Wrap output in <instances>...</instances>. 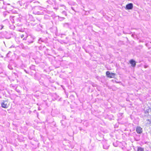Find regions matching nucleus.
Returning a JSON list of instances; mask_svg holds the SVG:
<instances>
[{
	"label": "nucleus",
	"mask_w": 151,
	"mask_h": 151,
	"mask_svg": "<svg viewBox=\"0 0 151 151\" xmlns=\"http://www.w3.org/2000/svg\"><path fill=\"white\" fill-rule=\"evenodd\" d=\"M106 75L107 77L109 78H114L116 74L112 73H110L109 71L106 72Z\"/></svg>",
	"instance_id": "obj_1"
},
{
	"label": "nucleus",
	"mask_w": 151,
	"mask_h": 151,
	"mask_svg": "<svg viewBox=\"0 0 151 151\" xmlns=\"http://www.w3.org/2000/svg\"><path fill=\"white\" fill-rule=\"evenodd\" d=\"M1 107L3 108H6L8 107L7 102L6 101H3L1 103Z\"/></svg>",
	"instance_id": "obj_2"
},
{
	"label": "nucleus",
	"mask_w": 151,
	"mask_h": 151,
	"mask_svg": "<svg viewBox=\"0 0 151 151\" xmlns=\"http://www.w3.org/2000/svg\"><path fill=\"white\" fill-rule=\"evenodd\" d=\"M133 5L132 3H129L127 4L125 7V9H127L129 10L133 8Z\"/></svg>",
	"instance_id": "obj_3"
},
{
	"label": "nucleus",
	"mask_w": 151,
	"mask_h": 151,
	"mask_svg": "<svg viewBox=\"0 0 151 151\" xmlns=\"http://www.w3.org/2000/svg\"><path fill=\"white\" fill-rule=\"evenodd\" d=\"M129 63L133 67H135L136 62L133 59H131L129 60Z\"/></svg>",
	"instance_id": "obj_4"
},
{
	"label": "nucleus",
	"mask_w": 151,
	"mask_h": 151,
	"mask_svg": "<svg viewBox=\"0 0 151 151\" xmlns=\"http://www.w3.org/2000/svg\"><path fill=\"white\" fill-rule=\"evenodd\" d=\"M142 128L140 127H137L136 129V131L137 133L140 134L142 132Z\"/></svg>",
	"instance_id": "obj_5"
},
{
	"label": "nucleus",
	"mask_w": 151,
	"mask_h": 151,
	"mask_svg": "<svg viewBox=\"0 0 151 151\" xmlns=\"http://www.w3.org/2000/svg\"><path fill=\"white\" fill-rule=\"evenodd\" d=\"M137 151H144V149L141 147H139Z\"/></svg>",
	"instance_id": "obj_6"
},
{
	"label": "nucleus",
	"mask_w": 151,
	"mask_h": 151,
	"mask_svg": "<svg viewBox=\"0 0 151 151\" xmlns=\"http://www.w3.org/2000/svg\"><path fill=\"white\" fill-rule=\"evenodd\" d=\"M11 52H9L6 55V56L7 57H9V53H11Z\"/></svg>",
	"instance_id": "obj_7"
},
{
	"label": "nucleus",
	"mask_w": 151,
	"mask_h": 151,
	"mask_svg": "<svg viewBox=\"0 0 151 151\" xmlns=\"http://www.w3.org/2000/svg\"><path fill=\"white\" fill-rule=\"evenodd\" d=\"M8 67L9 68V69H11V68H9V65L8 66Z\"/></svg>",
	"instance_id": "obj_8"
},
{
	"label": "nucleus",
	"mask_w": 151,
	"mask_h": 151,
	"mask_svg": "<svg viewBox=\"0 0 151 151\" xmlns=\"http://www.w3.org/2000/svg\"><path fill=\"white\" fill-rule=\"evenodd\" d=\"M21 37H23V36H21Z\"/></svg>",
	"instance_id": "obj_9"
}]
</instances>
